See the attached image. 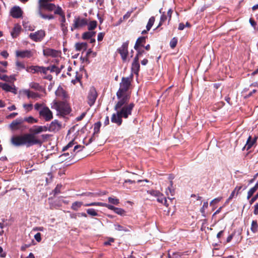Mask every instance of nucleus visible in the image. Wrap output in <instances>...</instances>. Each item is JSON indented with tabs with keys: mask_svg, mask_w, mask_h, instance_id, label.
<instances>
[{
	"mask_svg": "<svg viewBox=\"0 0 258 258\" xmlns=\"http://www.w3.org/2000/svg\"><path fill=\"white\" fill-rule=\"evenodd\" d=\"M10 142L15 147L26 146L27 147L34 145L41 144L42 143L40 139L29 133L13 135L11 138Z\"/></svg>",
	"mask_w": 258,
	"mask_h": 258,
	"instance_id": "obj_1",
	"label": "nucleus"
},
{
	"mask_svg": "<svg viewBox=\"0 0 258 258\" xmlns=\"http://www.w3.org/2000/svg\"><path fill=\"white\" fill-rule=\"evenodd\" d=\"M117 99L118 101L114 106V110L117 111L123 118H128L132 114L135 104L133 103L127 104L130 100L127 97Z\"/></svg>",
	"mask_w": 258,
	"mask_h": 258,
	"instance_id": "obj_2",
	"label": "nucleus"
},
{
	"mask_svg": "<svg viewBox=\"0 0 258 258\" xmlns=\"http://www.w3.org/2000/svg\"><path fill=\"white\" fill-rule=\"evenodd\" d=\"M52 109H55L57 114L64 115L69 114L71 109L66 101H59L54 100L50 104Z\"/></svg>",
	"mask_w": 258,
	"mask_h": 258,
	"instance_id": "obj_3",
	"label": "nucleus"
},
{
	"mask_svg": "<svg viewBox=\"0 0 258 258\" xmlns=\"http://www.w3.org/2000/svg\"><path fill=\"white\" fill-rule=\"evenodd\" d=\"M131 85V79L128 77H122L119 84V88L116 93L117 98H122L127 97L130 98V95L127 93V91Z\"/></svg>",
	"mask_w": 258,
	"mask_h": 258,
	"instance_id": "obj_4",
	"label": "nucleus"
},
{
	"mask_svg": "<svg viewBox=\"0 0 258 258\" xmlns=\"http://www.w3.org/2000/svg\"><path fill=\"white\" fill-rule=\"evenodd\" d=\"M39 113L40 117L45 121H49L53 118L52 112L47 106H43L39 111Z\"/></svg>",
	"mask_w": 258,
	"mask_h": 258,
	"instance_id": "obj_5",
	"label": "nucleus"
},
{
	"mask_svg": "<svg viewBox=\"0 0 258 258\" xmlns=\"http://www.w3.org/2000/svg\"><path fill=\"white\" fill-rule=\"evenodd\" d=\"M128 41H127L122 43V45L117 49V51L120 54L121 59L123 61L126 62L127 61H129L127 60V55L128 54Z\"/></svg>",
	"mask_w": 258,
	"mask_h": 258,
	"instance_id": "obj_6",
	"label": "nucleus"
},
{
	"mask_svg": "<svg viewBox=\"0 0 258 258\" xmlns=\"http://www.w3.org/2000/svg\"><path fill=\"white\" fill-rule=\"evenodd\" d=\"M61 53L60 51L48 47H44L43 49V54L45 57H59Z\"/></svg>",
	"mask_w": 258,
	"mask_h": 258,
	"instance_id": "obj_7",
	"label": "nucleus"
},
{
	"mask_svg": "<svg viewBox=\"0 0 258 258\" xmlns=\"http://www.w3.org/2000/svg\"><path fill=\"white\" fill-rule=\"evenodd\" d=\"M87 24V20L84 18L80 17H75L74 20V23L71 27V30L73 31L75 29H77L83 27Z\"/></svg>",
	"mask_w": 258,
	"mask_h": 258,
	"instance_id": "obj_8",
	"label": "nucleus"
},
{
	"mask_svg": "<svg viewBox=\"0 0 258 258\" xmlns=\"http://www.w3.org/2000/svg\"><path fill=\"white\" fill-rule=\"evenodd\" d=\"M45 32L40 30L34 33H31L29 35L30 38L35 42L41 41L45 36Z\"/></svg>",
	"mask_w": 258,
	"mask_h": 258,
	"instance_id": "obj_9",
	"label": "nucleus"
},
{
	"mask_svg": "<svg viewBox=\"0 0 258 258\" xmlns=\"http://www.w3.org/2000/svg\"><path fill=\"white\" fill-rule=\"evenodd\" d=\"M34 51L31 50H17L16 55L17 57L21 58H30L34 55Z\"/></svg>",
	"mask_w": 258,
	"mask_h": 258,
	"instance_id": "obj_10",
	"label": "nucleus"
},
{
	"mask_svg": "<svg viewBox=\"0 0 258 258\" xmlns=\"http://www.w3.org/2000/svg\"><path fill=\"white\" fill-rule=\"evenodd\" d=\"M97 97V93L96 89L94 87L91 88L88 96V102L90 106H92L94 104Z\"/></svg>",
	"mask_w": 258,
	"mask_h": 258,
	"instance_id": "obj_11",
	"label": "nucleus"
},
{
	"mask_svg": "<svg viewBox=\"0 0 258 258\" xmlns=\"http://www.w3.org/2000/svg\"><path fill=\"white\" fill-rule=\"evenodd\" d=\"M46 131H47V126L35 125L30 129V132L31 133H29V134L33 135L34 137H36V135H38Z\"/></svg>",
	"mask_w": 258,
	"mask_h": 258,
	"instance_id": "obj_12",
	"label": "nucleus"
},
{
	"mask_svg": "<svg viewBox=\"0 0 258 258\" xmlns=\"http://www.w3.org/2000/svg\"><path fill=\"white\" fill-rule=\"evenodd\" d=\"M68 72L67 74L69 76L75 75V79L72 80V83L75 84L77 82H80L82 79V75L78 71H74L72 68L69 67L68 69Z\"/></svg>",
	"mask_w": 258,
	"mask_h": 258,
	"instance_id": "obj_13",
	"label": "nucleus"
},
{
	"mask_svg": "<svg viewBox=\"0 0 258 258\" xmlns=\"http://www.w3.org/2000/svg\"><path fill=\"white\" fill-rule=\"evenodd\" d=\"M61 127V124L57 120L52 121L48 126H47V131L56 132Z\"/></svg>",
	"mask_w": 258,
	"mask_h": 258,
	"instance_id": "obj_14",
	"label": "nucleus"
},
{
	"mask_svg": "<svg viewBox=\"0 0 258 258\" xmlns=\"http://www.w3.org/2000/svg\"><path fill=\"white\" fill-rule=\"evenodd\" d=\"M21 92L26 95L28 99L37 100L38 98H41V96L40 94L32 91L29 89L22 90Z\"/></svg>",
	"mask_w": 258,
	"mask_h": 258,
	"instance_id": "obj_15",
	"label": "nucleus"
},
{
	"mask_svg": "<svg viewBox=\"0 0 258 258\" xmlns=\"http://www.w3.org/2000/svg\"><path fill=\"white\" fill-rule=\"evenodd\" d=\"M10 14L14 18H20L22 16L23 11L19 7L15 6L11 9Z\"/></svg>",
	"mask_w": 258,
	"mask_h": 258,
	"instance_id": "obj_16",
	"label": "nucleus"
},
{
	"mask_svg": "<svg viewBox=\"0 0 258 258\" xmlns=\"http://www.w3.org/2000/svg\"><path fill=\"white\" fill-rule=\"evenodd\" d=\"M55 93L57 97L61 99L66 100L68 98V95L67 92L61 86L58 87Z\"/></svg>",
	"mask_w": 258,
	"mask_h": 258,
	"instance_id": "obj_17",
	"label": "nucleus"
},
{
	"mask_svg": "<svg viewBox=\"0 0 258 258\" xmlns=\"http://www.w3.org/2000/svg\"><path fill=\"white\" fill-rule=\"evenodd\" d=\"M122 118L123 117L119 114L117 111H116V113H114L112 115L111 121L119 126L121 124L122 122Z\"/></svg>",
	"mask_w": 258,
	"mask_h": 258,
	"instance_id": "obj_18",
	"label": "nucleus"
},
{
	"mask_svg": "<svg viewBox=\"0 0 258 258\" xmlns=\"http://www.w3.org/2000/svg\"><path fill=\"white\" fill-rule=\"evenodd\" d=\"M23 122V119L17 118L13 121L10 124V127L12 130L16 131L20 129L19 125Z\"/></svg>",
	"mask_w": 258,
	"mask_h": 258,
	"instance_id": "obj_19",
	"label": "nucleus"
},
{
	"mask_svg": "<svg viewBox=\"0 0 258 258\" xmlns=\"http://www.w3.org/2000/svg\"><path fill=\"white\" fill-rule=\"evenodd\" d=\"M0 87L7 92H11L16 93V89L14 86L9 85L6 83L0 82Z\"/></svg>",
	"mask_w": 258,
	"mask_h": 258,
	"instance_id": "obj_20",
	"label": "nucleus"
},
{
	"mask_svg": "<svg viewBox=\"0 0 258 258\" xmlns=\"http://www.w3.org/2000/svg\"><path fill=\"white\" fill-rule=\"evenodd\" d=\"M22 30L21 26L19 24H16L11 32L13 38H16L20 33Z\"/></svg>",
	"mask_w": 258,
	"mask_h": 258,
	"instance_id": "obj_21",
	"label": "nucleus"
},
{
	"mask_svg": "<svg viewBox=\"0 0 258 258\" xmlns=\"http://www.w3.org/2000/svg\"><path fill=\"white\" fill-rule=\"evenodd\" d=\"M139 59L135 57L132 65V70L136 74H138L140 70Z\"/></svg>",
	"mask_w": 258,
	"mask_h": 258,
	"instance_id": "obj_22",
	"label": "nucleus"
},
{
	"mask_svg": "<svg viewBox=\"0 0 258 258\" xmlns=\"http://www.w3.org/2000/svg\"><path fill=\"white\" fill-rule=\"evenodd\" d=\"M256 138H255L254 140L251 139V137L249 136L246 141V144L245 146L243 147L242 150H248L250 149L253 145L254 144V143L256 142Z\"/></svg>",
	"mask_w": 258,
	"mask_h": 258,
	"instance_id": "obj_23",
	"label": "nucleus"
},
{
	"mask_svg": "<svg viewBox=\"0 0 258 258\" xmlns=\"http://www.w3.org/2000/svg\"><path fill=\"white\" fill-rule=\"evenodd\" d=\"M146 42V37H140L138 38L134 46L135 49H137V47H142L144 46V44Z\"/></svg>",
	"mask_w": 258,
	"mask_h": 258,
	"instance_id": "obj_24",
	"label": "nucleus"
},
{
	"mask_svg": "<svg viewBox=\"0 0 258 258\" xmlns=\"http://www.w3.org/2000/svg\"><path fill=\"white\" fill-rule=\"evenodd\" d=\"M50 3L43 0H39L38 2V10L41 11L42 9L47 10L50 5Z\"/></svg>",
	"mask_w": 258,
	"mask_h": 258,
	"instance_id": "obj_25",
	"label": "nucleus"
},
{
	"mask_svg": "<svg viewBox=\"0 0 258 258\" xmlns=\"http://www.w3.org/2000/svg\"><path fill=\"white\" fill-rule=\"evenodd\" d=\"M108 209L114 211L115 213L121 216L124 215L125 213V211L123 209L115 207L111 205H109Z\"/></svg>",
	"mask_w": 258,
	"mask_h": 258,
	"instance_id": "obj_26",
	"label": "nucleus"
},
{
	"mask_svg": "<svg viewBox=\"0 0 258 258\" xmlns=\"http://www.w3.org/2000/svg\"><path fill=\"white\" fill-rule=\"evenodd\" d=\"M109 204H107L101 202H93L89 204H86L84 205L85 207H89V206H102L105 207L108 209V206Z\"/></svg>",
	"mask_w": 258,
	"mask_h": 258,
	"instance_id": "obj_27",
	"label": "nucleus"
},
{
	"mask_svg": "<svg viewBox=\"0 0 258 258\" xmlns=\"http://www.w3.org/2000/svg\"><path fill=\"white\" fill-rule=\"evenodd\" d=\"M0 79L6 82H13L16 79L15 76H11L10 77L0 74Z\"/></svg>",
	"mask_w": 258,
	"mask_h": 258,
	"instance_id": "obj_28",
	"label": "nucleus"
},
{
	"mask_svg": "<svg viewBox=\"0 0 258 258\" xmlns=\"http://www.w3.org/2000/svg\"><path fill=\"white\" fill-rule=\"evenodd\" d=\"M95 32L89 30V31L86 32L83 34L82 38L83 39H90L94 37L95 35Z\"/></svg>",
	"mask_w": 258,
	"mask_h": 258,
	"instance_id": "obj_29",
	"label": "nucleus"
},
{
	"mask_svg": "<svg viewBox=\"0 0 258 258\" xmlns=\"http://www.w3.org/2000/svg\"><path fill=\"white\" fill-rule=\"evenodd\" d=\"M26 70L27 72L30 73H36L39 72V66H29L26 68Z\"/></svg>",
	"mask_w": 258,
	"mask_h": 258,
	"instance_id": "obj_30",
	"label": "nucleus"
},
{
	"mask_svg": "<svg viewBox=\"0 0 258 258\" xmlns=\"http://www.w3.org/2000/svg\"><path fill=\"white\" fill-rule=\"evenodd\" d=\"M75 154L76 153H74L73 152H71V154H70L69 152H67L60 155L59 156V158H60V160L61 161L63 159V157L66 158V159L73 158L75 157Z\"/></svg>",
	"mask_w": 258,
	"mask_h": 258,
	"instance_id": "obj_31",
	"label": "nucleus"
},
{
	"mask_svg": "<svg viewBox=\"0 0 258 258\" xmlns=\"http://www.w3.org/2000/svg\"><path fill=\"white\" fill-rule=\"evenodd\" d=\"M174 194V189L173 188V182L172 180L170 181V185L168 187L167 189L166 190V194L167 196L170 195L171 196H173Z\"/></svg>",
	"mask_w": 258,
	"mask_h": 258,
	"instance_id": "obj_32",
	"label": "nucleus"
},
{
	"mask_svg": "<svg viewBox=\"0 0 258 258\" xmlns=\"http://www.w3.org/2000/svg\"><path fill=\"white\" fill-rule=\"evenodd\" d=\"M75 46L76 50L80 51L82 49H86L87 47V44L85 42L77 43L76 44Z\"/></svg>",
	"mask_w": 258,
	"mask_h": 258,
	"instance_id": "obj_33",
	"label": "nucleus"
},
{
	"mask_svg": "<svg viewBox=\"0 0 258 258\" xmlns=\"http://www.w3.org/2000/svg\"><path fill=\"white\" fill-rule=\"evenodd\" d=\"M83 205V203L81 202H74L71 206V209L74 211H78L80 208Z\"/></svg>",
	"mask_w": 258,
	"mask_h": 258,
	"instance_id": "obj_34",
	"label": "nucleus"
},
{
	"mask_svg": "<svg viewBox=\"0 0 258 258\" xmlns=\"http://www.w3.org/2000/svg\"><path fill=\"white\" fill-rule=\"evenodd\" d=\"M97 22L96 21H91L89 23H87L88 29L90 31L95 29L97 27Z\"/></svg>",
	"mask_w": 258,
	"mask_h": 258,
	"instance_id": "obj_35",
	"label": "nucleus"
},
{
	"mask_svg": "<svg viewBox=\"0 0 258 258\" xmlns=\"http://www.w3.org/2000/svg\"><path fill=\"white\" fill-rule=\"evenodd\" d=\"M39 15L44 19L51 20L54 19V16L52 15H45L42 13V11L38 10Z\"/></svg>",
	"mask_w": 258,
	"mask_h": 258,
	"instance_id": "obj_36",
	"label": "nucleus"
},
{
	"mask_svg": "<svg viewBox=\"0 0 258 258\" xmlns=\"http://www.w3.org/2000/svg\"><path fill=\"white\" fill-rule=\"evenodd\" d=\"M29 87L37 91H41L42 89V87L39 85V84L35 82L30 83L29 84Z\"/></svg>",
	"mask_w": 258,
	"mask_h": 258,
	"instance_id": "obj_37",
	"label": "nucleus"
},
{
	"mask_svg": "<svg viewBox=\"0 0 258 258\" xmlns=\"http://www.w3.org/2000/svg\"><path fill=\"white\" fill-rule=\"evenodd\" d=\"M155 18L154 17H151L147 23V25L146 26V28L147 29V31H149L151 28H152V26L153 25L154 22H155Z\"/></svg>",
	"mask_w": 258,
	"mask_h": 258,
	"instance_id": "obj_38",
	"label": "nucleus"
},
{
	"mask_svg": "<svg viewBox=\"0 0 258 258\" xmlns=\"http://www.w3.org/2000/svg\"><path fill=\"white\" fill-rule=\"evenodd\" d=\"M251 230L255 233L258 231V224L256 221L253 220L251 223Z\"/></svg>",
	"mask_w": 258,
	"mask_h": 258,
	"instance_id": "obj_39",
	"label": "nucleus"
},
{
	"mask_svg": "<svg viewBox=\"0 0 258 258\" xmlns=\"http://www.w3.org/2000/svg\"><path fill=\"white\" fill-rule=\"evenodd\" d=\"M23 121H25L30 123H37L38 121V120L37 119L34 118L32 116L25 117L24 119H23Z\"/></svg>",
	"mask_w": 258,
	"mask_h": 258,
	"instance_id": "obj_40",
	"label": "nucleus"
},
{
	"mask_svg": "<svg viewBox=\"0 0 258 258\" xmlns=\"http://www.w3.org/2000/svg\"><path fill=\"white\" fill-rule=\"evenodd\" d=\"M168 258H181V255L180 252H174L172 253H168Z\"/></svg>",
	"mask_w": 258,
	"mask_h": 258,
	"instance_id": "obj_41",
	"label": "nucleus"
},
{
	"mask_svg": "<svg viewBox=\"0 0 258 258\" xmlns=\"http://www.w3.org/2000/svg\"><path fill=\"white\" fill-rule=\"evenodd\" d=\"M101 126V123L100 122H96L94 125V135L99 133L100 131V128Z\"/></svg>",
	"mask_w": 258,
	"mask_h": 258,
	"instance_id": "obj_42",
	"label": "nucleus"
},
{
	"mask_svg": "<svg viewBox=\"0 0 258 258\" xmlns=\"http://www.w3.org/2000/svg\"><path fill=\"white\" fill-rule=\"evenodd\" d=\"M160 195L156 197L157 200L159 203H164L165 205L167 202L166 199L164 197L163 195L161 192H160Z\"/></svg>",
	"mask_w": 258,
	"mask_h": 258,
	"instance_id": "obj_43",
	"label": "nucleus"
},
{
	"mask_svg": "<svg viewBox=\"0 0 258 258\" xmlns=\"http://www.w3.org/2000/svg\"><path fill=\"white\" fill-rule=\"evenodd\" d=\"M108 199V202L113 205H117L119 203V201L117 198L109 197Z\"/></svg>",
	"mask_w": 258,
	"mask_h": 258,
	"instance_id": "obj_44",
	"label": "nucleus"
},
{
	"mask_svg": "<svg viewBox=\"0 0 258 258\" xmlns=\"http://www.w3.org/2000/svg\"><path fill=\"white\" fill-rule=\"evenodd\" d=\"M87 213L88 215L92 216H98V213L97 211L92 208L88 209L87 210Z\"/></svg>",
	"mask_w": 258,
	"mask_h": 258,
	"instance_id": "obj_45",
	"label": "nucleus"
},
{
	"mask_svg": "<svg viewBox=\"0 0 258 258\" xmlns=\"http://www.w3.org/2000/svg\"><path fill=\"white\" fill-rule=\"evenodd\" d=\"M147 192L151 196L156 198L157 196H159L160 195V192L158 190H155L153 189L148 190Z\"/></svg>",
	"mask_w": 258,
	"mask_h": 258,
	"instance_id": "obj_46",
	"label": "nucleus"
},
{
	"mask_svg": "<svg viewBox=\"0 0 258 258\" xmlns=\"http://www.w3.org/2000/svg\"><path fill=\"white\" fill-rule=\"evenodd\" d=\"M137 51V53L135 57H137L139 59L140 57L144 53L145 51L141 47H137V49H135Z\"/></svg>",
	"mask_w": 258,
	"mask_h": 258,
	"instance_id": "obj_47",
	"label": "nucleus"
},
{
	"mask_svg": "<svg viewBox=\"0 0 258 258\" xmlns=\"http://www.w3.org/2000/svg\"><path fill=\"white\" fill-rule=\"evenodd\" d=\"M54 11L55 14L59 15V16L62 15L63 14H64L61 8L58 6L55 8Z\"/></svg>",
	"mask_w": 258,
	"mask_h": 258,
	"instance_id": "obj_48",
	"label": "nucleus"
},
{
	"mask_svg": "<svg viewBox=\"0 0 258 258\" xmlns=\"http://www.w3.org/2000/svg\"><path fill=\"white\" fill-rule=\"evenodd\" d=\"M23 107L26 112L30 111L33 108L32 104H24Z\"/></svg>",
	"mask_w": 258,
	"mask_h": 258,
	"instance_id": "obj_49",
	"label": "nucleus"
},
{
	"mask_svg": "<svg viewBox=\"0 0 258 258\" xmlns=\"http://www.w3.org/2000/svg\"><path fill=\"white\" fill-rule=\"evenodd\" d=\"M208 202H205L203 204V207H202V208L201 209V212L202 213V215L204 216V217H205V210L206 209L208 208Z\"/></svg>",
	"mask_w": 258,
	"mask_h": 258,
	"instance_id": "obj_50",
	"label": "nucleus"
},
{
	"mask_svg": "<svg viewBox=\"0 0 258 258\" xmlns=\"http://www.w3.org/2000/svg\"><path fill=\"white\" fill-rule=\"evenodd\" d=\"M114 227H115V230H118V231H128L125 228L123 227V226H122L119 224L114 225Z\"/></svg>",
	"mask_w": 258,
	"mask_h": 258,
	"instance_id": "obj_51",
	"label": "nucleus"
},
{
	"mask_svg": "<svg viewBox=\"0 0 258 258\" xmlns=\"http://www.w3.org/2000/svg\"><path fill=\"white\" fill-rule=\"evenodd\" d=\"M177 43V40L176 38L174 37L171 39L170 42V46L172 48H174Z\"/></svg>",
	"mask_w": 258,
	"mask_h": 258,
	"instance_id": "obj_52",
	"label": "nucleus"
},
{
	"mask_svg": "<svg viewBox=\"0 0 258 258\" xmlns=\"http://www.w3.org/2000/svg\"><path fill=\"white\" fill-rule=\"evenodd\" d=\"M74 145V142L73 141L70 142L67 146L63 148L62 151H65L69 150L70 148H72Z\"/></svg>",
	"mask_w": 258,
	"mask_h": 258,
	"instance_id": "obj_53",
	"label": "nucleus"
},
{
	"mask_svg": "<svg viewBox=\"0 0 258 258\" xmlns=\"http://www.w3.org/2000/svg\"><path fill=\"white\" fill-rule=\"evenodd\" d=\"M16 65L18 70L25 69V66L24 64L22 62L19 61H18L16 62Z\"/></svg>",
	"mask_w": 258,
	"mask_h": 258,
	"instance_id": "obj_54",
	"label": "nucleus"
},
{
	"mask_svg": "<svg viewBox=\"0 0 258 258\" xmlns=\"http://www.w3.org/2000/svg\"><path fill=\"white\" fill-rule=\"evenodd\" d=\"M60 27L61 30L62 31L64 34H66L67 32H68V26L67 24L66 23H63L60 24Z\"/></svg>",
	"mask_w": 258,
	"mask_h": 258,
	"instance_id": "obj_55",
	"label": "nucleus"
},
{
	"mask_svg": "<svg viewBox=\"0 0 258 258\" xmlns=\"http://www.w3.org/2000/svg\"><path fill=\"white\" fill-rule=\"evenodd\" d=\"M49 68L47 67H39V72L42 73L44 74H46L47 73V72L49 69Z\"/></svg>",
	"mask_w": 258,
	"mask_h": 258,
	"instance_id": "obj_56",
	"label": "nucleus"
},
{
	"mask_svg": "<svg viewBox=\"0 0 258 258\" xmlns=\"http://www.w3.org/2000/svg\"><path fill=\"white\" fill-rule=\"evenodd\" d=\"M256 190L255 188H254L253 187L251 188L248 191L247 199H249L252 196V195L255 192Z\"/></svg>",
	"mask_w": 258,
	"mask_h": 258,
	"instance_id": "obj_57",
	"label": "nucleus"
},
{
	"mask_svg": "<svg viewBox=\"0 0 258 258\" xmlns=\"http://www.w3.org/2000/svg\"><path fill=\"white\" fill-rule=\"evenodd\" d=\"M167 19V16L163 13L160 18V21L158 27L162 24V23Z\"/></svg>",
	"mask_w": 258,
	"mask_h": 258,
	"instance_id": "obj_58",
	"label": "nucleus"
},
{
	"mask_svg": "<svg viewBox=\"0 0 258 258\" xmlns=\"http://www.w3.org/2000/svg\"><path fill=\"white\" fill-rule=\"evenodd\" d=\"M236 191H235L234 190L231 192L230 196L227 199V201L226 202V203H228L231 199H232L233 198H234L236 196Z\"/></svg>",
	"mask_w": 258,
	"mask_h": 258,
	"instance_id": "obj_59",
	"label": "nucleus"
},
{
	"mask_svg": "<svg viewBox=\"0 0 258 258\" xmlns=\"http://www.w3.org/2000/svg\"><path fill=\"white\" fill-rule=\"evenodd\" d=\"M34 238L38 242H39L41 240V235L40 233H37L34 235Z\"/></svg>",
	"mask_w": 258,
	"mask_h": 258,
	"instance_id": "obj_60",
	"label": "nucleus"
},
{
	"mask_svg": "<svg viewBox=\"0 0 258 258\" xmlns=\"http://www.w3.org/2000/svg\"><path fill=\"white\" fill-rule=\"evenodd\" d=\"M84 147L81 146V145H76L73 149V152L75 153L77 150H78V151H81Z\"/></svg>",
	"mask_w": 258,
	"mask_h": 258,
	"instance_id": "obj_61",
	"label": "nucleus"
},
{
	"mask_svg": "<svg viewBox=\"0 0 258 258\" xmlns=\"http://www.w3.org/2000/svg\"><path fill=\"white\" fill-rule=\"evenodd\" d=\"M55 8H56L55 5L54 4H53L51 3V4H50V5L48 7L47 11H50V12L53 11L54 10Z\"/></svg>",
	"mask_w": 258,
	"mask_h": 258,
	"instance_id": "obj_62",
	"label": "nucleus"
},
{
	"mask_svg": "<svg viewBox=\"0 0 258 258\" xmlns=\"http://www.w3.org/2000/svg\"><path fill=\"white\" fill-rule=\"evenodd\" d=\"M42 107H43L42 104L38 103H37L34 105V109L37 111H38V110L40 111V110L41 109L40 108H42Z\"/></svg>",
	"mask_w": 258,
	"mask_h": 258,
	"instance_id": "obj_63",
	"label": "nucleus"
},
{
	"mask_svg": "<svg viewBox=\"0 0 258 258\" xmlns=\"http://www.w3.org/2000/svg\"><path fill=\"white\" fill-rule=\"evenodd\" d=\"M258 199V192L252 197L250 200L249 201V203L251 205L253 203H254L257 199Z\"/></svg>",
	"mask_w": 258,
	"mask_h": 258,
	"instance_id": "obj_64",
	"label": "nucleus"
}]
</instances>
